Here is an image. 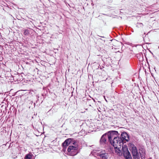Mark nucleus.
<instances>
[{
	"mask_svg": "<svg viewBox=\"0 0 159 159\" xmlns=\"http://www.w3.org/2000/svg\"><path fill=\"white\" fill-rule=\"evenodd\" d=\"M130 149L131 150L133 157L134 159H140V155L138 152L135 146L132 143L129 144Z\"/></svg>",
	"mask_w": 159,
	"mask_h": 159,
	"instance_id": "1",
	"label": "nucleus"
},
{
	"mask_svg": "<svg viewBox=\"0 0 159 159\" xmlns=\"http://www.w3.org/2000/svg\"><path fill=\"white\" fill-rule=\"evenodd\" d=\"M28 31L27 30H25L24 31V35H26L27 34H28Z\"/></svg>",
	"mask_w": 159,
	"mask_h": 159,
	"instance_id": "12",
	"label": "nucleus"
},
{
	"mask_svg": "<svg viewBox=\"0 0 159 159\" xmlns=\"http://www.w3.org/2000/svg\"><path fill=\"white\" fill-rule=\"evenodd\" d=\"M105 100H106V101H107L106 99L105 98Z\"/></svg>",
	"mask_w": 159,
	"mask_h": 159,
	"instance_id": "14",
	"label": "nucleus"
},
{
	"mask_svg": "<svg viewBox=\"0 0 159 159\" xmlns=\"http://www.w3.org/2000/svg\"><path fill=\"white\" fill-rule=\"evenodd\" d=\"M123 154L125 159H132L130 154L126 147H125V150H123Z\"/></svg>",
	"mask_w": 159,
	"mask_h": 159,
	"instance_id": "6",
	"label": "nucleus"
},
{
	"mask_svg": "<svg viewBox=\"0 0 159 159\" xmlns=\"http://www.w3.org/2000/svg\"><path fill=\"white\" fill-rule=\"evenodd\" d=\"M141 155H142V157H143L144 155V152L142 154H141Z\"/></svg>",
	"mask_w": 159,
	"mask_h": 159,
	"instance_id": "13",
	"label": "nucleus"
},
{
	"mask_svg": "<svg viewBox=\"0 0 159 159\" xmlns=\"http://www.w3.org/2000/svg\"><path fill=\"white\" fill-rule=\"evenodd\" d=\"M25 159H34L33 157V155L30 154H27L25 157Z\"/></svg>",
	"mask_w": 159,
	"mask_h": 159,
	"instance_id": "11",
	"label": "nucleus"
},
{
	"mask_svg": "<svg viewBox=\"0 0 159 159\" xmlns=\"http://www.w3.org/2000/svg\"><path fill=\"white\" fill-rule=\"evenodd\" d=\"M113 147L118 146H123V143H122V140L121 138L118 137H114L112 143H111Z\"/></svg>",
	"mask_w": 159,
	"mask_h": 159,
	"instance_id": "2",
	"label": "nucleus"
},
{
	"mask_svg": "<svg viewBox=\"0 0 159 159\" xmlns=\"http://www.w3.org/2000/svg\"><path fill=\"white\" fill-rule=\"evenodd\" d=\"M99 155L102 159H107L108 157V153H105V151L101 152Z\"/></svg>",
	"mask_w": 159,
	"mask_h": 159,
	"instance_id": "8",
	"label": "nucleus"
},
{
	"mask_svg": "<svg viewBox=\"0 0 159 159\" xmlns=\"http://www.w3.org/2000/svg\"><path fill=\"white\" fill-rule=\"evenodd\" d=\"M121 139L122 140V143L128 141L129 140V137L128 134L125 132H122L121 134Z\"/></svg>",
	"mask_w": 159,
	"mask_h": 159,
	"instance_id": "5",
	"label": "nucleus"
},
{
	"mask_svg": "<svg viewBox=\"0 0 159 159\" xmlns=\"http://www.w3.org/2000/svg\"><path fill=\"white\" fill-rule=\"evenodd\" d=\"M118 134V132L116 131H111L108 133L107 134V137L109 141L111 143L112 139H113L114 137H116V136Z\"/></svg>",
	"mask_w": 159,
	"mask_h": 159,
	"instance_id": "4",
	"label": "nucleus"
},
{
	"mask_svg": "<svg viewBox=\"0 0 159 159\" xmlns=\"http://www.w3.org/2000/svg\"><path fill=\"white\" fill-rule=\"evenodd\" d=\"M126 147L125 146H118H118H116V147H114L115 149V151L118 154H120L122 151H123V150H125V148Z\"/></svg>",
	"mask_w": 159,
	"mask_h": 159,
	"instance_id": "7",
	"label": "nucleus"
},
{
	"mask_svg": "<svg viewBox=\"0 0 159 159\" xmlns=\"http://www.w3.org/2000/svg\"><path fill=\"white\" fill-rule=\"evenodd\" d=\"M108 138L107 134H103L101 137L100 139V143L101 144H103L105 143L107 139Z\"/></svg>",
	"mask_w": 159,
	"mask_h": 159,
	"instance_id": "9",
	"label": "nucleus"
},
{
	"mask_svg": "<svg viewBox=\"0 0 159 159\" xmlns=\"http://www.w3.org/2000/svg\"><path fill=\"white\" fill-rule=\"evenodd\" d=\"M69 155L73 156L78 153L77 148L73 146H69L67 149Z\"/></svg>",
	"mask_w": 159,
	"mask_h": 159,
	"instance_id": "3",
	"label": "nucleus"
},
{
	"mask_svg": "<svg viewBox=\"0 0 159 159\" xmlns=\"http://www.w3.org/2000/svg\"><path fill=\"white\" fill-rule=\"evenodd\" d=\"M70 139H67L66 140L65 142L62 143V145L64 147L68 146L70 144Z\"/></svg>",
	"mask_w": 159,
	"mask_h": 159,
	"instance_id": "10",
	"label": "nucleus"
},
{
	"mask_svg": "<svg viewBox=\"0 0 159 159\" xmlns=\"http://www.w3.org/2000/svg\"><path fill=\"white\" fill-rule=\"evenodd\" d=\"M149 159H151V158H149Z\"/></svg>",
	"mask_w": 159,
	"mask_h": 159,
	"instance_id": "15",
	"label": "nucleus"
}]
</instances>
